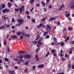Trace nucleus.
Segmentation results:
<instances>
[{
	"label": "nucleus",
	"instance_id": "obj_3",
	"mask_svg": "<svg viewBox=\"0 0 74 74\" xmlns=\"http://www.w3.org/2000/svg\"><path fill=\"white\" fill-rule=\"evenodd\" d=\"M20 10V14H23V12H22V11H23V10L25 8V6L23 5H22L21 6V8H19Z\"/></svg>",
	"mask_w": 74,
	"mask_h": 74
},
{
	"label": "nucleus",
	"instance_id": "obj_32",
	"mask_svg": "<svg viewBox=\"0 0 74 74\" xmlns=\"http://www.w3.org/2000/svg\"><path fill=\"white\" fill-rule=\"evenodd\" d=\"M26 34L25 33V32H23L22 33V35L23 36H26Z\"/></svg>",
	"mask_w": 74,
	"mask_h": 74
},
{
	"label": "nucleus",
	"instance_id": "obj_49",
	"mask_svg": "<svg viewBox=\"0 0 74 74\" xmlns=\"http://www.w3.org/2000/svg\"><path fill=\"white\" fill-rule=\"evenodd\" d=\"M28 64H29V62H26V63H25V65H28Z\"/></svg>",
	"mask_w": 74,
	"mask_h": 74
},
{
	"label": "nucleus",
	"instance_id": "obj_17",
	"mask_svg": "<svg viewBox=\"0 0 74 74\" xmlns=\"http://www.w3.org/2000/svg\"><path fill=\"white\" fill-rule=\"evenodd\" d=\"M12 38H17L18 37H17V36L16 35H13L12 36Z\"/></svg>",
	"mask_w": 74,
	"mask_h": 74
},
{
	"label": "nucleus",
	"instance_id": "obj_10",
	"mask_svg": "<svg viewBox=\"0 0 74 74\" xmlns=\"http://www.w3.org/2000/svg\"><path fill=\"white\" fill-rule=\"evenodd\" d=\"M41 3H42V6H43V7H45V2H44V1H42L41 2Z\"/></svg>",
	"mask_w": 74,
	"mask_h": 74
},
{
	"label": "nucleus",
	"instance_id": "obj_14",
	"mask_svg": "<svg viewBox=\"0 0 74 74\" xmlns=\"http://www.w3.org/2000/svg\"><path fill=\"white\" fill-rule=\"evenodd\" d=\"M38 67L39 68H42L44 67V65H43V64H41L40 65H38Z\"/></svg>",
	"mask_w": 74,
	"mask_h": 74
},
{
	"label": "nucleus",
	"instance_id": "obj_29",
	"mask_svg": "<svg viewBox=\"0 0 74 74\" xmlns=\"http://www.w3.org/2000/svg\"><path fill=\"white\" fill-rule=\"evenodd\" d=\"M50 53L49 52H47V54L45 56V58H46V57H47V56L48 55H49V54H50Z\"/></svg>",
	"mask_w": 74,
	"mask_h": 74
},
{
	"label": "nucleus",
	"instance_id": "obj_2",
	"mask_svg": "<svg viewBox=\"0 0 74 74\" xmlns=\"http://www.w3.org/2000/svg\"><path fill=\"white\" fill-rule=\"evenodd\" d=\"M41 41H42L40 39L39 40V41L38 42V44L37 45V47H41V45H42V42H41Z\"/></svg>",
	"mask_w": 74,
	"mask_h": 74
},
{
	"label": "nucleus",
	"instance_id": "obj_11",
	"mask_svg": "<svg viewBox=\"0 0 74 74\" xmlns=\"http://www.w3.org/2000/svg\"><path fill=\"white\" fill-rule=\"evenodd\" d=\"M8 5L9 8H10L12 6V3H11L10 2H8Z\"/></svg>",
	"mask_w": 74,
	"mask_h": 74
},
{
	"label": "nucleus",
	"instance_id": "obj_13",
	"mask_svg": "<svg viewBox=\"0 0 74 74\" xmlns=\"http://www.w3.org/2000/svg\"><path fill=\"white\" fill-rule=\"evenodd\" d=\"M64 7V4H62L59 10H60H60H62V8Z\"/></svg>",
	"mask_w": 74,
	"mask_h": 74
},
{
	"label": "nucleus",
	"instance_id": "obj_22",
	"mask_svg": "<svg viewBox=\"0 0 74 74\" xmlns=\"http://www.w3.org/2000/svg\"><path fill=\"white\" fill-rule=\"evenodd\" d=\"M68 69H71V65L70 64H68Z\"/></svg>",
	"mask_w": 74,
	"mask_h": 74
},
{
	"label": "nucleus",
	"instance_id": "obj_47",
	"mask_svg": "<svg viewBox=\"0 0 74 74\" xmlns=\"http://www.w3.org/2000/svg\"><path fill=\"white\" fill-rule=\"evenodd\" d=\"M36 6L38 7L40 6V3H37V4H36Z\"/></svg>",
	"mask_w": 74,
	"mask_h": 74
},
{
	"label": "nucleus",
	"instance_id": "obj_43",
	"mask_svg": "<svg viewBox=\"0 0 74 74\" xmlns=\"http://www.w3.org/2000/svg\"><path fill=\"white\" fill-rule=\"evenodd\" d=\"M19 57L20 59H23V56L22 55H20Z\"/></svg>",
	"mask_w": 74,
	"mask_h": 74
},
{
	"label": "nucleus",
	"instance_id": "obj_42",
	"mask_svg": "<svg viewBox=\"0 0 74 74\" xmlns=\"http://www.w3.org/2000/svg\"><path fill=\"white\" fill-rule=\"evenodd\" d=\"M60 57H63V53H60Z\"/></svg>",
	"mask_w": 74,
	"mask_h": 74
},
{
	"label": "nucleus",
	"instance_id": "obj_38",
	"mask_svg": "<svg viewBox=\"0 0 74 74\" xmlns=\"http://www.w3.org/2000/svg\"><path fill=\"white\" fill-rule=\"evenodd\" d=\"M25 13L26 14H27L28 15H29V12L27 11H25Z\"/></svg>",
	"mask_w": 74,
	"mask_h": 74
},
{
	"label": "nucleus",
	"instance_id": "obj_9",
	"mask_svg": "<svg viewBox=\"0 0 74 74\" xmlns=\"http://www.w3.org/2000/svg\"><path fill=\"white\" fill-rule=\"evenodd\" d=\"M10 74H15V71L13 70L10 71H9Z\"/></svg>",
	"mask_w": 74,
	"mask_h": 74
},
{
	"label": "nucleus",
	"instance_id": "obj_51",
	"mask_svg": "<svg viewBox=\"0 0 74 74\" xmlns=\"http://www.w3.org/2000/svg\"><path fill=\"white\" fill-rule=\"evenodd\" d=\"M34 43H35V44H37V40H36V41L34 40Z\"/></svg>",
	"mask_w": 74,
	"mask_h": 74
},
{
	"label": "nucleus",
	"instance_id": "obj_60",
	"mask_svg": "<svg viewBox=\"0 0 74 74\" xmlns=\"http://www.w3.org/2000/svg\"><path fill=\"white\" fill-rule=\"evenodd\" d=\"M69 53L70 54H71V53H72V51L71 50L69 51Z\"/></svg>",
	"mask_w": 74,
	"mask_h": 74
},
{
	"label": "nucleus",
	"instance_id": "obj_39",
	"mask_svg": "<svg viewBox=\"0 0 74 74\" xmlns=\"http://www.w3.org/2000/svg\"><path fill=\"white\" fill-rule=\"evenodd\" d=\"M70 14H66V17H69V16H70Z\"/></svg>",
	"mask_w": 74,
	"mask_h": 74
},
{
	"label": "nucleus",
	"instance_id": "obj_19",
	"mask_svg": "<svg viewBox=\"0 0 74 74\" xmlns=\"http://www.w3.org/2000/svg\"><path fill=\"white\" fill-rule=\"evenodd\" d=\"M25 53V51H19L18 52V53H19V54H21V53Z\"/></svg>",
	"mask_w": 74,
	"mask_h": 74
},
{
	"label": "nucleus",
	"instance_id": "obj_7",
	"mask_svg": "<svg viewBox=\"0 0 74 74\" xmlns=\"http://www.w3.org/2000/svg\"><path fill=\"white\" fill-rule=\"evenodd\" d=\"M56 17H50L49 18V22H51V21H54Z\"/></svg>",
	"mask_w": 74,
	"mask_h": 74
},
{
	"label": "nucleus",
	"instance_id": "obj_48",
	"mask_svg": "<svg viewBox=\"0 0 74 74\" xmlns=\"http://www.w3.org/2000/svg\"><path fill=\"white\" fill-rule=\"evenodd\" d=\"M66 60V59H65V58H62V61H64V60Z\"/></svg>",
	"mask_w": 74,
	"mask_h": 74
},
{
	"label": "nucleus",
	"instance_id": "obj_62",
	"mask_svg": "<svg viewBox=\"0 0 74 74\" xmlns=\"http://www.w3.org/2000/svg\"><path fill=\"white\" fill-rule=\"evenodd\" d=\"M42 39H43V38L42 37H40V40L42 41Z\"/></svg>",
	"mask_w": 74,
	"mask_h": 74
},
{
	"label": "nucleus",
	"instance_id": "obj_58",
	"mask_svg": "<svg viewBox=\"0 0 74 74\" xmlns=\"http://www.w3.org/2000/svg\"><path fill=\"white\" fill-rule=\"evenodd\" d=\"M43 10L44 12H46L47 11V9H46V8H44Z\"/></svg>",
	"mask_w": 74,
	"mask_h": 74
},
{
	"label": "nucleus",
	"instance_id": "obj_37",
	"mask_svg": "<svg viewBox=\"0 0 74 74\" xmlns=\"http://www.w3.org/2000/svg\"><path fill=\"white\" fill-rule=\"evenodd\" d=\"M65 58H67H67H69V56H68L67 54H66L65 55Z\"/></svg>",
	"mask_w": 74,
	"mask_h": 74
},
{
	"label": "nucleus",
	"instance_id": "obj_15",
	"mask_svg": "<svg viewBox=\"0 0 74 74\" xmlns=\"http://www.w3.org/2000/svg\"><path fill=\"white\" fill-rule=\"evenodd\" d=\"M69 40V36H68L67 37L66 39H65V42H67V41Z\"/></svg>",
	"mask_w": 74,
	"mask_h": 74
},
{
	"label": "nucleus",
	"instance_id": "obj_24",
	"mask_svg": "<svg viewBox=\"0 0 74 74\" xmlns=\"http://www.w3.org/2000/svg\"><path fill=\"white\" fill-rule=\"evenodd\" d=\"M55 51H56V50H52L51 52V53H52L53 54L55 52Z\"/></svg>",
	"mask_w": 74,
	"mask_h": 74
},
{
	"label": "nucleus",
	"instance_id": "obj_59",
	"mask_svg": "<svg viewBox=\"0 0 74 74\" xmlns=\"http://www.w3.org/2000/svg\"><path fill=\"white\" fill-rule=\"evenodd\" d=\"M7 50L8 51V52H10V49H9V47H7Z\"/></svg>",
	"mask_w": 74,
	"mask_h": 74
},
{
	"label": "nucleus",
	"instance_id": "obj_36",
	"mask_svg": "<svg viewBox=\"0 0 74 74\" xmlns=\"http://www.w3.org/2000/svg\"><path fill=\"white\" fill-rule=\"evenodd\" d=\"M45 20H46V19L45 18H43L41 19V21L42 22H43L44 21H45Z\"/></svg>",
	"mask_w": 74,
	"mask_h": 74
},
{
	"label": "nucleus",
	"instance_id": "obj_1",
	"mask_svg": "<svg viewBox=\"0 0 74 74\" xmlns=\"http://www.w3.org/2000/svg\"><path fill=\"white\" fill-rule=\"evenodd\" d=\"M24 21V20L23 19H19L18 20V22H19V23L17 24L16 25L17 26H21V25L22 24H23V21Z\"/></svg>",
	"mask_w": 74,
	"mask_h": 74
},
{
	"label": "nucleus",
	"instance_id": "obj_34",
	"mask_svg": "<svg viewBox=\"0 0 74 74\" xmlns=\"http://www.w3.org/2000/svg\"><path fill=\"white\" fill-rule=\"evenodd\" d=\"M32 22L33 23H36V21L35 19H32Z\"/></svg>",
	"mask_w": 74,
	"mask_h": 74
},
{
	"label": "nucleus",
	"instance_id": "obj_6",
	"mask_svg": "<svg viewBox=\"0 0 74 74\" xmlns=\"http://www.w3.org/2000/svg\"><path fill=\"white\" fill-rule=\"evenodd\" d=\"M10 10L8 9H3V14H4V13H7Z\"/></svg>",
	"mask_w": 74,
	"mask_h": 74
},
{
	"label": "nucleus",
	"instance_id": "obj_35",
	"mask_svg": "<svg viewBox=\"0 0 74 74\" xmlns=\"http://www.w3.org/2000/svg\"><path fill=\"white\" fill-rule=\"evenodd\" d=\"M38 48L36 49V52H38L40 51V47H38Z\"/></svg>",
	"mask_w": 74,
	"mask_h": 74
},
{
	"label": "nucleus",
	"instance_id": "obj_30",
	"mask_svg": "<svg viewBox=\"0 0 74 74\" xmlns=\"http://www.w3.org/2000/svg\"><path fill=\"white\" fill-rule=\"evenodd\" d=\"M4 60L5 62H8V61H9V60L7 58H5L4 59Z\"/></svg>",
	"mask_w": 74,
	"mask_h": 74
},
{
	"label": "nucleus",
	"instance_id": "obj_27",
	"mask_svg": "<svg viewBox=\"0 0 74 74\" xmlns=\"http://www.w3.org/2000/svg\"><path fill=\"white\" fill-rule=\"evenodd\" d=\"M73 27H69L68 28V30H73Z\"/></svg>",
	"mask_w": 74,
	"mask_h": 74
},
{
	"label": "nucleus",
	"instance_id": "obj_33",
	"mask_svg": "<svg viewBox=\"0 0 74 74\" xmlns=\"http://www.w3.org/2000/svg\"><path fill=\"white\" fill-rule=\"evenodd\" d=\"M53 40H54L55 41V43H57V42L56 41V38H53Z\"/></svg>",
	"mask_w": 74,
	"mask_h": 74
},
{
	"label": "nucleus",
	"instance_id": "obj_41",
	"mask_svg": "<svg viewBox=\"0 0 74 74\" xmlns=\"http://www.w3.org/2000/svg\"><path fill=\"white\" fill-rule=\"evenodd\" d=\"M53 55L54 57H55V56H57V54L56 53H54V54H53Z\"/></svg>",
	"mask_w": 74,
	"mask_h": 74
},
{
	"label": "nucleus",
	"instance_id": "obj_50",
	"mask_svg": "<svg viewBox=\"0 0 74 74\" xmlns=\"http://www.w3.org/2000/svg\"><path fill=\"white\" fill-rule=\"evenodd\" d=\"M12 21L13 22H15V19H14V18H13L12 19Z\"/></svg>",
	"mask_w": 74,
	"mask_h": 74
},
{
	"label": "nucleus",
	"instance_id": "obj_54",
	"mask_svg": "<svg viewBox=\"0 0 74 74\" xmlns=\"http://www.w3.org/2000/svg\"><path fill=\"white\" fill-rule=\"evenodd\" d=\"M23 36H20V39H21V40H22V39H23Z\"/></svg>",
	"mask_w": 74,
	"mask_h": 74
},
{
	"label": "nucleus",
	"instance_id": "obj_28",
	"mask_svg": "<svg viewBox=\"0 0 74 74\" xmlns=\"http://www.w3.org/2000/svg\"><path fill=\"white\" fill-rule=\"evenodd\" d=\"M15 11H16L17 12H18L19 11V10L18 8H15Z\"/></svg>",
	"mask_w": 74,
	"mask_h": 74
},
{
	"label": "nucleus",
	"instance_id": "obj_57",
	"mask_svg": "<svg viewBox=\"0 0 74 74\" xmlns=\"http://www.w3.org/2000/svg\"><path fill=\"white\" fill-rule=\"evenodd\" d=\"M71 44H74V40L71 41Z\"/></svg>",
	"mask_w": 74,
	"mask_h": 74
},
{
	"label": "nucleus",
	"instance_id": "obj_26",
	"mask_svg": "<svg viewBox=\"0 0 74 74\" xmlns=\"http://www.w3.org/2000/svg\"><path fill=\"white\" fill-rule=\"evenodd\" d=\"M28 70V68H27L25 69V71H24V72L25 73H26L27 72V71Z\"/></svg>",
	"mask_w": 74,
	"mask_h": 74
},
{
	"label": "nucleus",
	"instance_id": "obj_46",
	"mask_svg": "<svg viewBox=\"0 0 74 74\" xmlns=\"http://www.w3.org/2000/svg\"><path fill=\"white\" fill-rule=\"evenodd\" d=\"M40 37V36H39V35H38L36 37V40H38V39Z\"/></svg>",
	"mask_w": 74,
	"mask_h": 74
},
{
	"label": "nucleus",
	"instance_id": "obj_63",
	"mask_svg": "<svg viewBox=\"0 0 74 74\" xmlns=\"http://www.w3.org/2000/svg\"><path fill=\"white\" fill-rule=\"evenodd\" d=\"M72 69H74V65H73L72 66Z\"/></svg>",
	"mask_w": 74,
	"mask_h": 74
},
{
	"label": "nucleus",
	"instance_id": "obj_53",
	"mask_svg": "<svg viewBox=\"0 0 74 74\" xmlns=\"http://www.w3.org/2000/svg\"><path fill=\"white\" fill-rule=\"evenodd\" d=\"M10 25H9V24H8V25H6V27H10Z\"/></svg>",
	"mask_w": 74,
	"mask_h": 74
},
{
	"label": "nucleus",
	"instance_id": "obj_12",
	"mask_svg": "<svg viewBox=\"0 0 74 74\" xmlns=\"http://www.w3.org/2000/svg\"><path fill=\"white\" fill-rule=\"evenodd\" d=\"M5 26L4 25H3L1 26L0 27V30L1 29H2V30H3L4 31V30H5V29H4V28H5Z\"/></svg>",
	"mask_w": 74,
	"mask_h": 74
},
{
	"label": "nucleus",
	"instance_id": "obj_20",
	"mask_svg": "<svg viewBox=\"0 0 74 74\" xmlns=\"http://www.w3.org/2000/svg\"><path fill=\"white\" fill-rule=\"evenodd\" d=\"M42 23H40L39 25L38 26V28H40V27H42Z\"/></svg>",
	"mask_w": 74,
	"mask_h": 74
},
{
	"label": "nucleus",
	"instance_id": "obj_52",
	"mask_svg": "<svg viewBox=\"0 0 74 74\" xmlns=\"http://www.w3.org/2000/svg\"><path fill=\"white\" fill-rule=\"evenodd\" d=\"M7 16L6 15H4V16H2V18H4H4L5 17V16Z\"/></svg>",
	"mask_w": 74,
	"mask_h": 74
},
{
	"label": "nucleus",
	"instance_id": "obj_61",
	"mask_svg": "<svg viewBox=\"0 0 74 74\" xmlns=\"http://www.w3.org/2000/svg\"><path fill=\"white\" fill-rule=\"evenodd\" d=\"M18 66H15L14 67L15 69H18Z\"/></svg>",
	"mask_w": 74,
	"mask_h": 74
},
{
	"label": "nucleus",
	"instance_id": "obj_21",
	"mask_svg": "<svg viewBox=\"0 0 74 74\" xmlns=\"http://www.w3.org/2000/svg\"><path fill=\"white\" fill-rule=\"evenodd\" d=\"M47 29H49V30H50L51 29V27L50 26V25H47Z\"/></svg>",
	"mask_w": 74,
	"mask_h": 74
},
{
	"label": "nucleus",
	"instance_id": "obj_5",
	"mask_svg": "<svg viewBox=\"0 0 74 74\" xmlns=\"http://www.w3.org/2000/svg\"><path fill=\"white\" fill-rule=\"evenodd\" d=\"M71 3L70 4L71 7V9H73L74 8V3L73 2V1H71Z\"/></svg>",
	"mask_w": 74,
	"mask_h": 74
},
{
	"label": "nucleus",
	"instance_id": "obj_44",
	"mask_svg": "<svg viewBox=\"0 0 74 74\" xmlns=\"http://www.w3.org/2000/svg\"><path fill=\"white\" fill-rule=\"evenodd\" d=\"M19 61H21V62H24V61L23 60H22V59H19Z\"/></svg>",
	"mask_w": 74,
	"mask_h": 74
},
{
	"label": "nucleus",
	"instance_id": "obj_31",
	"mask_svg": "<svg viewBox=\"0 0 74 74\" xmlns=\"http://www.w3.org/2000/svg\"><path fill=\"white\" fill-rule=\"evenodd\" d=\"M25 36H26V37H30V34H27L25 35Z\"/></svg>",
	"mask_w": 74,
	"mask_h": 74
},
{
	"label": "nucleus",
	"instance_id": "obj_25",
	"mask_svg": "<svg viewBox=\"0 0 74 74\" xmlns=\"http://www.w3.org/2000/svg\"><path fill=\"white\" fill-rule=\"evenodd\" d=\"M50 36L49 35H47L45 37V39H48L49 38Z\"/></svg>",
	"mask_w": 74,
	"mask_h": 74
},
{
	"label": "nucleus",
	"instance_id": "obj_56",
	"mask_svg": "<svg viewBox=\"0 0 74 74\" xmlns=\"http://www.w3.org/2000/svg\"><path fill=\"white\" fill-rule=\"evenodd\" d=\"M60 23L59 21H58L57 23V24L58 25H60Z\"/></svg>",
	"mask_w": 74,
	"mask_h": 74
},
{
	"label": "nucleus",
	"instance_id": "obj_55",
	"mask_svg": "<svg viewBox=\"0 0 74 74\" xmlns=\"http://www.w3.org/2000/svg\"><path fill=\"white\" fill-rule=\"evenodd\" d=\"M5 5H4V4L2 5L3 8H5Z\"/></svg>",
	"mask_w": 74,
	"mask_h": 74
},
{
	"label": "nucleus",
	"instance_id": "obj_16",
	"mask_svg": "<svg viewBox=\"0 0 74 74\" xmlns=\"http://www.w3.org/2000/svg\"><path fill=\"white\" fill-rule=\"evenodd\" d=\"M35 58L36 59V61H38V60H39V58H38V56L37 55H36Z\"/></svg>",
	"mask_w": 74,
	"mask_h": 74
},
{
	"label": "nucleus",
	"instance_id": "obj_18",
	"mask_svg": "<svg viewBox=\"0 0 74 74\" xmlns=\"http://www.w3.org/2000/svg\"><path fill=\"white\" fill-rule=\"evenodd\" d=\"M6 40L5 39H4L3 40V44L4 45H6L7 44V42H6Z\"/></svg>",
	"mask_w": 74,
	"mask_h": 74
},
{
	"label": "nucleus",
	"instance_id": "obj_23",
	"mask_svg": "<svg viewBox=\"0 0 74 74\" xmlns=\"http://www.w3.org/2000/svg\"><path fill=\"white\" fill-rule=\"evenodd\" d=\"M29 3H30V4H32V3H34V0H31L30 1Z\"/></svg>",
	"mask_w": 74,
	"mask_h": 74
},
{
	"label": "nucleus",
	"instance_id": "obj_45",
	"mask_svg": "<svg viewBox=\"0 0 74 74\" xmlns=\"http://www.w3.org/2000/svg\"><path fill=\"white\" fill-rule=\"evenodd\" d=\"M47 34H48V32H45L44 33V36H45Z\"/></svg>",
	"mask_w": 74,
	"mask_h": 74
},
{
	"label": "nucleus",
	"instance_id": "obj_40",
	"mask_svg": "<svg viewBox=\"0 0 74 74\" xmlns=\"http://www.w3.org/2000/svg\"><path fill=\"white\" fill-rule=\"evenodd\" d=\"M21 34H22V33H21V32H17V35H21Z\"/></svg>",
	"mask_w": 74,
	"mask_h": 74
},
{
	"label": "nucleus",
	"instance_id": "obj_4",
	"mask_svg": "<svg viewBox=\"0 0 74 74\" xmlns=\"http://www.w3.org/2000/svg\"><path fill=\"white\" fill-rule=\"evenodd\" d=\"M64 42H58V45H60V46H62V47H63V45H64Z\"/></svg>",
	"mask_w": 74,
	"mask_h": 74
},
{
	"label": "nucleus",
	"instance_id": "obj_8",
	"mask_svg": "<svg viewBox=\"0 0 74 74\" xmlns=\"http://www.w3.org/2000/svg\"><path fill=\"white\" fill-rule=\"evenodd\" d=\"M24 58L26 59H29L31 58V56L30 55H27L24 56Z\"/></svg>",
	"mask_w": 74,
	"mask_h": 74
},
{
	"label": "nucleus",
	"instance_id": "obj_64",
	"mask_svg": "<svg viewBox=\"0 0 74 74\" xmlns=\"http://www.w3.org/2000/svg\"><path fill=\"white\" fill-rule=\"evenodd\" d=\"M63 30L64 31H66V28L65 27L63 29Z\"/></svg>",
	"mask_w": 74,
	"mask_h": 74
}]
</instances>
